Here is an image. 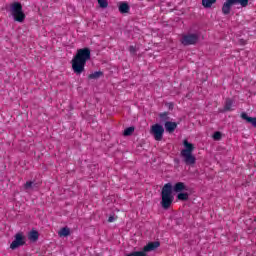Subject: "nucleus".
I'll use <instances>...</instances> for the list:
<instances>
[{"mask_svg": "<svg viewBox=\"0 0 256 256\" xmlns=\"http://www.w3.org/2000/svg\"><path fill=\"white\" fill-rule=\"evenodd\" d=\"M59 237H65V227H62L60 231H58Z\"/></svg>", "mask_w": 256, "mask_h": 256, "instance_id": "nucleus-24", "label": "nucleus"}, {"mask_svg": "<svg viewBox=\"0 0 256 256\" xmlns=\"http://www.w3.org/2000/svg\"><path fill=\"white\" fill-rule=\"evenodd\" d=\"M161 243L159 241L149 242L144 248L143 251H134L126 254L125 256H146L149 251H155Z\"/></svg>", "mask_w": 256, "mask_h": 256, "instance_id": "nucleus-6", "label": "nucleus"}, {"mask_svg": "<svg viewBox=\"0 0 256 256\" xmlns=\"http://www.w3.org/2000/svg\"><path fill=\"white\" fill-rule=\"evenodd\" d=\"M240 117H241V119L246 121V123H250V125H252V127L256 128V118L255 117H249V115H247V113H245V112H242Z\"/></svg>", "mask_w": 256, "mask_h": 256, "instance_id": "nucleus-10", "label": "nucleus"}, {"mask_svg": "<svg viewBox=\"0 0 256 256\" xmlns=\"http://www.w3.org/2000/svg\"><path fill=\"white\" fill-rule=\"evenodd\" d=\"M119 11L121 13H129V11H130L129 4H127V2L121 3L119 5Z\"/></svg>", "mask_w": 256, "mask_h": 256, "instance_id": "nucleus-14", "label": "nucleus"}, {"mask_svg": "<svg viewBox=\"0 0 256 256\" xmlns=\"http://www.w3.org/2000/svg\"><path fill=\"white\" fill-rule=\"evenodd\" d=\"M134 132H135V129H126L123 132V136L124 137H131V135H133Z\"/></svg>", "mask_w": 256, "mask_h": 256, "instance_id": "nucleus-22", "label": "nucleus"}, {"mask_svg": "<svg viewBox=\"0 0 256 256\" xmlns=\"http://www.w3.org/2000/svg\"><path fill=\"white\" fill-rule=\"evenodd\" d=\"M11 12L14 18V21L17 23H23L25 21V13L23 12V5L19 2H14L11 4Z\"/></svg>", "mask_w": 256, "mask_h": 256, "instance_id": "nucleus-4", "label": "nucleus"}, {"mask_svg": "<svg viewBox=\"0 0 256 256\" xmlns=\"http://www.w3.org/2000/svg\"><path fill=\"white\" fill-rule=\"evenodd\" d=\"M237 4L241 5V7H247L249 0H226L222 6L223 15H229L231 13V7Z\"/></svg>", "mask_w": 256, "mask_h": 256, "instance_id": "nucleus-5", "label": "nucleus"}, {"mask_svg": "<svg viewBox=\"0 0 256 256\" xmlns=\"http://www.w3.org/2000/svg\"><path fill=\"white\" fill-rule=\"evenodd\" d=\"M103 77V71H96L88 75V79H99Z\"/></svg>", "mask_w": 256, "mask_h": 256, "instance_id": "nucleus-16", "label": "nucleus"}, {"mask_svg": "<svg viewBox=\"0 0 256 256\" xmlns=\"http://www.w3.org/2000/svg\"><path fill=\"white\" fill-rule=\"evenodd\" d=\"M26 241L27 238L25 237V235H23L22 232H18L17 234H15L14 240L10 244V249H12V251H15V249H19V247H23V245H26Z\"/></svg>", "mask_w": 256, "mask_h": 256, "instance_id": "nucleus-7", "label": "nucleus"}, {"mask_svg": "<svg viewBox=\"0 0 256 256\" xmlns=\"http://www.w3.org/2000/svg\"><path fill=\"white\" fill-rule=\"evenodd\" d=\"M174 193H183V191H189V187L185 185L183 182H177L174 186L171 183H166L162 187L161 191V202L160 205L162 209H169L171 205H173V201H175Z\"/></svg>", "mask_w": 256, "mask_h": 256, "instance_id": "nucleus-1", "label": "nucleus"}, {"mask_svg": "<svg viewBox=\"0 0 256 256\" xmlns=\"http://www.w3.org/2000/svg\"><path fill=\"white\" fill-rule=\"evenodd\" d=\"M69 235H71V229H69V227H65V237H69Z\"/></svg>", "mask_w": 256, "mask_h": 256, "instance_id": "nucleus-26", "label": "nucleus"}, {"mask_svg": "<svg viewBox=\"0 0 256 256\" xmlns=\"http://www.w3.org/2000/svg\"><path fill=\"white\" fill-rule=\"evenodd\" d=\"M215 3H217V0H202V5L205 9H211Z\"/></svg>", "mask_w": 256, "mask_h": 256, "instance_id": "nucleus-12", "label": "nucleus"}, {"mask_svg": "<svg viewBox=\"0 0 256 256\" xmlns=\"http://www.w3.org/2000/svg\"><path fill=\"white\" fill-rule=\"evenodd\" d=\"M113 221H115L114 216H109L108 223H113Z\"/></svg>", "mask_w": 256, "mask_h": 256, "instance_id": "nucleus-27", "label": "nucleus"}, {"mask_svg": "<svg viewBox=\"0 0 256 256\" xmlns=\"http://www.w3.org/2000/svg\"><path fill=\"white\" fill-rule=\"evenodd\" d=\"M166 131H167L168 133H173V132L175 131V129H166Z\"/></svg>", "mask_w": 256, "mask_h": 256, "instance_id": "nucleus-29", "label": "nucleus"}, {"mask_svg": "<svg viewBox=\"0 0 256 256\" xmlns=\"http://www.w3.org/2000/svg\"><path fill=\"white\" fill-rule=\"evenodd\" d=\"M129 51L131 55H135V53H137V48L135 46H130Z\"/></svg>", "mask_w": 256, "mask_h": 256, "instance_id": "nucleus-23", "label": "nucleus"}, {"mask_svg": "<svg viewBox=\"0 0 256 256\" xmlns=\"http://www.w3.org/2000/svg\"><path fill=\"white\" fill-rule=\"evenodd\" d=\"M224 111H233V100L231 98L226 99Z\"/></svg>", "mask_w": 256, "mask_h": 256, "instance_id": "nucleus-13", "label": "nucleus"}, {"mask_svg": "<svg viewBox=\"0 0 256 256\" xmlns=\"http://www.w3.org/2000/svg\"><path fill=\"white\" fill-rule=\"evenodd\" d=\"M184 149L180 152V157H182L185 165H195L197 163V158L193 155L195 151V145L190 143L187 139L183 141Z\"/></svg>", "mask_w": 256, "mask_h": 256, "instance_id": "nucleus-3", "label": "nucleus"}, {"mask_svg": "<svg viewBox=\"0 0 256 256\" xmlns=\"http://www.w3.org/2000/svg\"><path fill=\"white\" fill-rule=\"evenodd\" d=\"M212 139L214 141H221V139H223V133H221L220 131L214 132V134L212 135Z\"/></svg>", "mask_w": 256, "mask_h": 256, "instance_id": "nucleus-19", "label": "nucleus"}, {"mask_svg": "<svg viewBox=\"0 0 256 256\" xmlns=\"http://www.w3.org/2000/svg\"><path fill=\"white\" fill-rule=\"evenodd\" d=\"M162 123H167L169 121V112H163L159 114Z\"/></svg>", "mask_w": 256, "mask_h": 256, "instance_id": "nucleus-17", "label": "nucleus"}, {"mask_svg": "<svg viewBox=\"0 0 256 256\" xmlns=\"http://www.w3.org/2000/svg\"><path fill=\"white\" fill-rule=\"evenodd\" d=\"M163 133H165V129H150V135L154 137L155 141H162Z\"/></svg>", "mask_w": 256, "mask_h": 256, "instance_id": "nucleus-9", "label": "nucleus"}, {"mask_svg": "<svg viewBox=\"0 0 256 256\" xmlns=\"http://www.w3.org/2000/svg\"><path fill=\"white\" fill-rule=\"evenodd\" d=\"M167 106H168V109H170V110L173 109V103H168Z\"/></svg>", "mask_w": 256, "mask_h": 256, "instance_id": "nucleus-28", "label": "nucleus"}, {"mask_svg": "<svg viewBox=\"0 0 256 256\" xmlns=\"http://www.w3.org/2000/svg\"><path fill=\"white\" fill-rule=\"evenodd\" d=\"M126 129H135V127L130 126V127H126Z\"/></svg>", "mask_w": 256, "mask_h": 256, "instance_id": "nucleus-30", "label": "nucleus"}, {"mask_svg": "<svg viewBox=\"0 0 256 256\" xmlns=\"http://www.w3.org/2000/svg\"><path fill=\"white\" fill-rule=\"evenodd\" d=\"M150 129H163V126L160 124H154L150 127Z\"/></svg>", "mask_w": 256, "mask_h": 256, "instance_id": "nucleus-25", "label": "nucleus"}, {"mask_svg": "<svg viewBox=\"0 0 256 256\" xmlns=\"http://www.w3.org/2000/svg\"><path fill=\"white\" fill-rule=\"evenodd\" d=\"M89 59H91V49L82 48L77 51L72 59V69L76 75H81L85 71V65Z\"/></svg>", "mask_w": 256, "mask_h": 256, "instance_id": "nucleus-2", "label": "nucleus"}, {"mask_svg": "<svg viewBox=\"0 0 256 256\" xmlns=\"http://www.w3.org/2000/svg\"><path fill=\"white\" fill-rule=\"evenodd\" d=\"M177 125H178L177 122H171V121L165 122V129H177Z\"/></svg>", "mask_w": 256, "mask_h": 256, "instance_id": "nucleus-18", "label": "nucleus"}, {"mask_svg": "<svg viewBox=\"0 0 256 256\" xmlns=\"http://www.w3.org/2000/svg\"><path fill=\"white\" fill-rule=\"evenodd\" d=\"M178 201H189V193L187 192H180L177 195Z\"/></svg>", "mask_w": 256, "mask_h": 256, "instance_id": "nucleus-15", "label": "nucleus"}, {"mask_svg": "<svg viewBox=\"0 0 256 256\" xmlns=\"http://www.w3.org/2000/svg\"><path fill=\"white\" fill-rule=\"evenodd\" d=\"M28 239L31 243H37L39 241V231L32 229L28 233Z\"/></svg>", "mask_w": 256, "mask_h": 256, "instance_id": "nucleus-11", "label": "nucleus"}, {"mask_svg": "<svg viewBox=\"0 0 256 256\" xmlns=\"http://www.w3.org/2000/svg\"><path fill=\"white\" fill-rule=\"evenodd\" d=\"M97 2L101 9H107L109 7V2L107 0H97Z\"/></svg>", "mask_w": 256, "mask_h": 256, "instance_id": "nucleus-20", "label": "nucleus"}, {"mask_svg": "<svg viewBox=\"0 0 256 256\" xmlns=\"http://www.w3.org/2000/svg\"><path fill=\"white\" fill-rule=\"evenodd\" d=\"M33 187H35V182H33V181H27L24 184V189H26V190L33 189Z\"/></svg>", "mask_w": 256, "mask_h": 256, "instance_id": "nucleus-21", "label": "nucleus"}, {"mask_svg": "<svg viewBox=\"0 0 256 256\" xmlns=\"http://www.w3.org/2000/svg\"><path fill=\"white\" fill-rule=\"evenodd\" d=\"M199 41V35L198 34H184L182 35V38L180 40L181 44L185 47L189 45H196V43Z\"/></svg>", "mask_w": 256, "mask_h": 256, "instance_id": "nucleus-8", "label": "nucleus"}]
</instances>
